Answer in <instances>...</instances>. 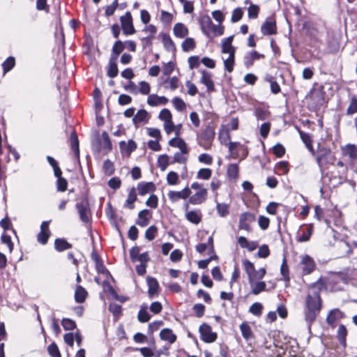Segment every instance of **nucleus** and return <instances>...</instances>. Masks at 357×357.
I'll use <instances>...</instances> for the list:
<instances>
[{
  "label": "nucleus",
  "mask_w": 357,
  "mask_h": 357,
  "mask_svg": "<svg viewBox=\"0 0 357 357\" xmlns=\"http://www.w3.org/2000/svg\"><path fill=\"white\" fill-rule=\"evenodd\" d=\"M321 309V298L319 291H314L307 294L305 303L304 314L309 329H310L312 324L316 320Z\"/></svg>",
  "instance_id": "1"
},
{
  "label": "nucleus",
  "mask_w": 357,
  "mask_h": 357,
  "mask_svg": "<svg viewBox=\"0 0 357 357\" xmlns=\"http://www.w3.org/2000/svg\"><path fill=\"white\" fill-rule=\"evenodd\" d=\"M347 180L346 169H342L335 172L333 171H329L321 173V182L322 184L329 188H335Z\"/></svg>",
  "instance_id": "2"
},
{
  "label": "nucleus",
  "mask_w": 357,
  "mask_h": 357,
  "mask_svg": "<svg viewBox=\"0 0 357 357\" xmlns=\"http://www.w3.org/2000/svg\"><path fill=\"white\" fill-rule=\"evenodd\" d=\"M199 23L202 33L208 38L222 36L224 33V26L214 24L208 15L202 16Z\"/></svg>",
  "instance_id": "3"
},
{
  "label": "nucleus",
  "mask_w": 357,
  "mask_h": 357,
  "mask_svg": "<svg viewBox=\"0 0 357 357\" xmlns=\"http://www.w3.org/2000/svg\"><path fill=\"white\" fill-rule=\"evenodd\" d=\"M215 128L212 122H208L199 133L197 135L198 144L204 149H211L212 142L215 138Z\"/></svg>",
  "instance_id": "4"
},
{
  "label": "nucleus",
  "mask_w": 357,
  "mask_h": 357,
  "mask_svg": "<svg viewBox=\"0 0 357 357\" xmlns=\"http://www.w3.org/2000/svg\"><path fill=\"white\" fill-rule=\"evenodd\" d=\"M316 160L321 173H323L328 168V165H334L335 156L330 149L321 147L318 151Z\"/></svg>",
  "instance_id": "5"
},
{
  "label": "nucleus",
  "mask_w": 357,
  "mask_h": 357,
  "mask_svg": "<svg viewBox=\"0 0 357 357\" xmlns=\"http://www.w3.org/2000/svg\"><path fill=\"white\" fill-rule=\"evenodd\" d=\"M79 218L84 224L91 223V211L87 199H83L75 204Z\"/></svg>",
  "instance_id": "6"
},
{
  "label": "nucleus",
  "mask_w": 357,
  "mask_h": 357,
  "mask_svg": "<svg viewBox=\"0 0 357 357\" xmlns=\"http://www.w3.org/2000/svg\"><path fill=\"white\" fill-rule=\"evenodd\" d=\"M201 340L206 343L214 342L217 337V333L212 331L211 327L206 323H203L199 328Z\"/></svg>",
  "instance_id": "7"
},
{
  "label": "nucleus",
  "mask_w": 357,
  "mask_h": 357,
  "mask_svg": "<svg viewBox=\"0 0 357 357\" xmlns=\"http://www.w3.org/2000/svg\"><path fill=\"white\" fill-rule=\"evenodd\" d=\"M121 28L125 35H132L135 33V29L132 23V18L130 11L120 17Z\"/></svg>",
  "instance_id": "8"
},
{
  "label": "nucleus",
  "mask_w": 357,
  "mask_h": 357,
  "mask_svg": "<svg viewBox=\"0 0 357 357\" xmlns=\"http://www.w3.org/2000/svg\"><path fill=\"white\" fill-rule=\"evenodd\" d=\"M255 221V215L250 212H244L241 214L239 218L238 229L245 230L248 232L252 231L250 225L251 222Z\"/></svg>",
  "instance_id": "9"
},
{
  "label": "nucleus",
  "mask_w": 357,
  "mask_h": 357,
  "mask_svg": "<svg viewBox=\"0 0 357 357\" xmlns=\"http://www.w3.org/2000/svg\"><path fill=\"white\" fill-rule=\"evenodd\" d=\"M342 154L344 158H348L351 163H355L357 161V146L348 144L341 149Z\"/></svg>",
  "instance_id": "10"
},
{
  "label": "nucleus",
  "mask_w": 357,
  "mask_h": 357,
  "mask_svg": "<svg viewBox=\"0 0 357 357\" xmlns=\"http://www.w3.org/2000/svg\"><path fill=\"white\" fill-rule=\"evenodd\" d=\"M191 192H191L190 189L187 186V187L184 188L181 191L170 190L167 193V196H168L169 199L172 202H176L179 199H185L188 198L190 197V195H191Z\"/></svg>",
  "instance_id": "11"
},
{
  "label": "nucleus",
  "mask_w": 357,
  "mask_h": 357,
  "mask_svg": "<svg viewBox=\"0 0 357 357\" xmlns=\"http://www.w3.org/2000/svg\"><path fill=\"white\" fill-rule=\"evenodd\" d=\"M261 31L264 36L273 35L277 33L275 21L272 18H268L261 26Z\"/></svg>",
  "instance_id": "12"
},
{
  "label": "nucleus",
  "mask_w": 357,
  "mask_h": 357,
  "mask_svg": "<svg viewBox=\"0 0 357 357\" xmlns=\"http://www.w3.org/2000/svg\"><path fill=\"white\" fill-rule=\"evenodd\" d=\"M302 265V273L303 275L310 274L315 268L314 259L309 255H305L301 261Z\"/></svg>",
  "instance_id": "13"
},
{
  "label": "nucleus",
  "mask_w": 357,
  "mask_h": 357,
  "mask_svg": "<svg viewBox=\"0 0 357 357\" xmlns=\"http://www.w3.org/2000/svg\"><path fill=\"white\" fill-rule=\"evenodd\" d=\"M152 218V212L149 209H143L138 213L136 224L142 227H146Z\"/></svg>",
  "instance_id": "14"
},
{
  "label": "nucleus",
  "mask_w": 357,
  "mask_h": 357,
  "mask_svg": "<svg viewBox=\"0 0 357 357\" xmlns=\"http://www.w3.org/2000/svg\"><path fill=\"white\" fill-rule=\"evenodd\" d=\"M189 203L192 205H199L204 203L207 198V190L206 188L200 189L192 195H190Z\"/></svg>",
  "instance_id": "15"
},
{
  "label": "nucleus",
  "mask_w": 357,
  "mask_h": 357,
  "mask_svg": "<svg viewBox=\"0 0 357 357\" xmlns=\"http://www.w3.org/2000/svg\"><path fill=\"white\" fill-rule=\"evenodd\" d=\"M136 142L132 139H129L128 142L121 141L119 142V148L122 154L130 155L137 149Z\"/></svg>",
  "instance_id": "16"
},
{
  "label": "nucleus",
  "mask_w": 357,
  "mask_h": 357,
  "mask_svg": "<svg viewBox=\"0 0 357 357\" xmlns=\"http://www.w3.org/2000/svg\"><path fill=\"white\" fill-rule=\"evenodd\" d=\"M146 283L148 285L149 297V298H153L158 292L159 283L155 278L151 276L146 278Z\"/></svg>",
  "instance_id": "17"
},
{
  "label": "nucleus",
  "mask_w": 357,
  "mask_h": 357,
  "mask_svg": "<svg viewBox=\"0 0 357 357\" xmlns=\"http://www.w3.org/2000/svg\"><path fill=\"white\" fill-rule=\"evenodd\" d=\"M345 317V314L338 308L331 310L327 317L326 322L328 325H333L335 321L343 319Z\"/></svg>",
  "instance_id": "18"
},
{
  "label": "nucleus",
  "mask_w": 357,
  "mask_h": 357,
  "mask_svg": "<svg viewBox=\"0 0 357 357\" xmlns=\"http://www.w3.org/2000/svg\"><path fill=\"white\" fill-rule=\"evenodd\" d=\"M137 189L139 195L144 196L149 192H154L155 190V185L153 182L142 181L137 184Z\"/></svg>",
  "instance_id": "19"
},
{
  "label": "nucleus",
  "mask_w": 357,
  "mask_h": 357,
  "mask_svg": "<svg viewBox=\"0 0 357 357\" xmlns=\"http://www.w3.org/2000/svg\"><path fill=\"white\" fill-rule=\"evenodd\" d=\"M137 199V195L136 188L135 187L131 188L128 190V197L123 204V207L132 210L135 208V202Z\"/></svg>",
  "instance_id": "20"
},
{
  "label": "nucleus",
  "mask_w": 357,
  "mask_h": 357,
  "mask_svg": "<svg viewBox=\"0 0 357 357\" xmlns=\"http://www.w3.org/2000/svg\"><path fill=\"white\" fill-rule=\"evenodd\" d=\"M200 82L206 86L208 92H213L215 91L214 83L211 79V74L210 73L206 70H202Z\"/></svg>",
  "instance_id": "21"
},
{
  "label": "nucleus",
  "mask_w": 357,
  "mask_h": 357,
  "mask_svg": "<svg viewBox=\"0 0 357 357\" xmlns=\"http://www.w3.org/2000/svg\"><path fill=\"white\" fill-rule=\"evenodd\" d=\"M227 176L229 181L236 182L239 176L238 165L236 163L229 164L227 169Z\"/></svg>",
  "instance_id": "22"
},
{
  "label": "nucleus",
  "mask_w": 357,
  "mask_h": 357,
  "mask_svg": "<svg viewBox=\"0 0 357 357\" xmlns=\"http://www.w3.org/2000/svg\"><path fill=\"white\" fill-rule=\"evenodd\" d=\"M234 36H231L227 38H223L221 42L222 52L224 54H230L233 52L235 54L236 49L232 46L231 43L233 41Z\"/></svg>",
  "instance_id": "23"
},
{
  "label": "nucleus",
  "mask_w": 357,
  "mask_h": 357,
  "mask_svg": "<svg viewBox=\"0 0 357 357\" xmlns=\"http://www.w3.org/2000/svg\"><path fill=\"white\" fill-rule=\"evenodd\" d=\"M148 121L149 114L144 109H139L132 118V123L136 127L141 123H147Z\"/></svg>",
  "instance_id": "24"
},
{
  "label": "nucleus",
  "mask_w": 357,
  "mask_h": 357,
  "mask_svg": "<svg viewBox=\"0 0 357 357\" xmlns=\"http://www.w3.org/2000/svg\"><path fill=\"white\" fill-rule=\"evenodd\" d=\"M168 101L165 96H158L156 94H151L147 98V103L151 106L165 105Z\"/></svg>",
  "instance_id": "25"
},
{
  "label": "nucleus",
  "mask_w": 357,
  "mask_h": 357,
  "mask_svg": "<svg viewBox=\"0 0 357 357\" xmlns=\"http://www.w3.org/2000/svg\"><path fill=\"white\" fill-rule=\"evenodd\" d=\"M243 266L245 273L248 275L249 283L252 284L253 274L255 271L254 264L250 261L248 259H245L243 260Z\"/></svg>",
  "instance_id": "26"
},
{
  "label": "nucleus",
  "mask_w": 357,
  "mask_h": 357,
  "mask_svg": "<svg viewBox=\"0 0 357 357\" xmlns=\"http://www.w3.org/2000/svg\"><path fill=\"white\" fill-rule=\"evenodd\" d=\"M173 32L176 37L183 38L188 34V29L183 23L178 22L174 26Z\"/></svg>",
  "instance_id": "27"
},
{
  "label": "nucleus",
  "mask_w": 357,
  "mask_h": 357,
  "mask_svg": "<svg viewBox=\"0 0 357 357\" xmlns=\"http://www.w3.org/2000/svg\"><path fill=\"white\" fill-rule=\"evenodd\" d=\"M160 337L162 340L168 341L170 344L176 340V335L169 328H163L160 333Z\"/></svg>",
  "instance_id": "28"
},
{
  "label": "nucleus",
  "mask_w": 357,
  "mask_h": 357,
  "mask_svg": "<svg viewBox=\"0 0 357 357\" xmlns=\"http://www.w3.org/2000/svg\"><path fill=\"white\" fill-rule=\"evenodd\" d=\"M147 309L148 305L146 303H144L140 306L137 314V319L139 322L146 323L150 320L151 315L148 312Z\"/></svg>",
  "instance_id": "29"
},
{
  "label": "nucleus",
  "mask_w": 357,
  "mask_h": 357,
  "mask_svg": "<svg viewBox=\"0 0 357 357\" xmlns=\"http://www.w3.org/2000/svg\"><path fill=\"white\" fill-rule=\"evenodd\" d=\"M88 293L81 285L76 287L75 292V300L77 303H82L85 301Z\"/></svg>",
  "instance_id": "30"
},
{
  "label": "nucleus",
  "mask_w": 357,
  "mask_h": 357,
  "mask_svg": "<svg viewBox=\"0 0 357 357\" xmlns=\"http://www.w3.org/2000/svg\"><path fill=\"white\" fill-rule=\"evenodd\" d=\"M230 133L228 128L222 126L218 132V139L222 144L227 145L230 141Z\"/></svg>",
  "instance_id": "31"
},
{
  "label": "nucleus",
  "mask_w": 357,
  "mask_h": 357,
  "mask_svg": "<svg viewBox=\"0 0 357 357\" xmlns=\"http://www.w3.org/2000/svg\"><path fill=\"white\" fill-rule=\"evenodd\" d=\"M347 330L344 325L340 324L337 328V338L340 344L343 347H346L347 346Z\"/></svg>",
  "instance_id": "32"
},
{
  "label": "nucleus",
  "mask_w": 357,
  "mask_h": 357,
  "mask_svg": "<svg viewBox=\"0 0 357 357\" xmlns=\"http://www.w3.org/2000/svg\"><path fill=\"white\" fill-rule=\"evenodd\" d=\"M72 248V244L64 238H56L54 241V248L58 252H63Z\"/></svg>",
  "instance_id": "33"
},
{
  "label": "nucleus",
  "mask_w": 357,
  "mask_h": 357,
  "mask_svg": "<svg viewBox=\"0 0 357 357\" xmlns=\"http://www.w3.org/2000/svg\"><path fill=\"white\" fill-rule=\"evenodd\" d=\"M70 146L77 158L79 156V140L75 131L72 132L70 137Z\"/></svg>",
  "instance_id": "34"
},
{
  "label": "nucleus",
  "mask_w": 357,
  "mask_h": 357,
  "mask_svg": "<svg viewBox=\"0 0 357 357\" xmlns=\"http://www.w3.org/2000/svg\"><path fill=\"white\" fill-rule=\"evenodd\" d=\"M169 144L171 146L178 148L183 152H185L188 149L187 144L181 138H172L169 141Z\"/></svg>",
  "instance_id": "35"
},
{
  "label": "nucleus",
  "mask_w": 357,
  "mask_h": 357,
  "mask_svg": "<svg viewBox=\"0 0 357 357\" xmlns=\"http://www.w3.org/2000/svg\"><path fill=\"white\" fill-rule=\"evenodd\" d=\"M240 330L243 337L245 340H249L253 337V333L250 325L247 322H243L240 325Z\"/></svg>",
  "instance_id": "36"
},
{
  "label": "nucleus",
  "mask_w": 357,
  "mask_h": 357,
  "mask_svg": "<svg viewBox=\"0 0 357 357\" xmlns=\"http://www.w3.org/2000/svg\"><path fill=\"white\" fill-rule=\"evenodd\" d=\"M185 218L189 222L195 225H198L202 220L201 215L195 211L187 212Z\"/></svg>",
  "instance_id": "37"
},
{
  "label": "nucleus",
  "mask_w": 357,
  "mask_h": 357,
  "mask_svg": "<svg viewBox=\"0 0 357 357\" xmlns=\"http://www.w3.org/2000/svg\"><path fill=\"white\" fill-rule=\"evenodd\" d=\"M102 149L106 152L108 153L112 149V144L109 137L108 133L106 131H103L102 132Z\"/></svg>",
  "instance_id": "38"
},
{
  "label": "nucleus",
  "mask_w": 357,
  "mask_h": 357,
  "mask_svg": "<svg viewBox=\"0 0 357 357\" xmlns=\"http://www.w3.org/2000/svg\"><path fill=\"white\" fill-rule=\"evenodd\" d=\"M15 65V59L13 56L8 57L3 63H2V68L3 71V74L7 73L10 70H11Z\"/></svg>",
  "instance_id": "39"
},
{
  "label": "nucleus",
  "mask_w": 357,
  "mask_h": 357,
  "mask_svg": "<svg viewBox=\"0 0 357 357\" xmlns=\"http://www.w3.org/2000/svg\"><path fill=\"white\" fill-rule=\"evenodd\" d=\"M234 60H235V54L233 52H231L229 54L228 58L226 59H224V67L225 70H227L229 73H231L234 70Z\"/></svg>",
  "instance_id": "40"
},
{
  "label": "nucleus",
  "mask_w": 357,
  "mask_h": 357,
  "mask_svg": "<svg viewBox=\"0 0 357 357\" xmlns=\"http://www.w3.org/2000/svg\"><path fill=\"white\" fill-rule=\"evenodd\" d=\"M162 39L164 47L167 50L173 51L176 49L175 45L169 35L167 33H162Z\"/></svg>",
  "instance_id": "41"
},
{
  "label": "nucleus",
  "mask_w": 357,
  "mask_h": 357,
  "mask_svg": "<svg viewBox=\"0 0 357 357\" xmlns=\"http://www.w3.org/2000/svg\"><path fill=\"white\" fill-rule=\"evenodd\" d=\"M188 149H186L185 152H183L180 150V151L175 153L172 163L177 162L180 164H185L187 161V157L185 155L188 154Z\"/></svg>",
  "instance_id": "42"
},
{
  "label": "nucleus",
  "mask_w": 357,
  "mask_h": 357,
  "mask_svg": "<svg viewBox=\"0 0 357 357\" xmlns=\"http://www.w3.org/2000/svg\"><path fill=\"white\" fill-rule=\"evenodd\" d=\"M182 50L188 52L195 49V42L192 38H187L181 44Z\"/></svg>",
  "instance_id": "43"
},
{
  "label": "nucleus",
  "mask_w": 357,
  "mask_h": 357,
  "mask_svg": "<svg viewBox=\"0 0 357 357\" xmlns=\"http://www.w3.org/2000/svg\"><path fill=\"white\" fill-rule=\"evenodd\" d=\"M47 160L50 165H51L53 168L54 176H59L60 174H62V172L59 166V163L54 158L48 155L47 156Z\"/></svg>",
  "instance_id": "44"
},
{
  "label": "nucleus",
  "mask_w": 357,
  "mask_h": 357,
  "mask_svg": "<svg viewBox=\"0 0 357 357\" xmlns=\"http://www.w3.org/2000/svg\"><path fill=\"white\" fill-rule=\"evenodd\" d=\"M251 285L252 287V293L254 295H257L261 291H264L266 287V284L264 282H257L255 283H252Z\"/></svg>",
  "instance_id": "45"
},
{
  "label": "nucleus",
  "mask_w": 357,
  "mask_h": 357,
  "mask_svg": "<svg viewBox=\"0 0 357 357\" xmlns=\"http://www.w3.org/2000/svg\"><path fill=\"white\" fill-rule=\"evenodd\" d=\"M357 112V96H352L349 105L347 109V115H353L354 114Z\"/></svg>",
  "instance_id": "46"
},
{
  "label": "nucleus",
  "mask_w": 357,
  "mask_h": 357,
  "mask_svg": "<svg viewBox=\"0 0 357 357\" xmlns=\"http://www.w3.org/2000/svg\"><path fill=\"white\" fill-rule=\"evenodd\" d=\"M263 305L261 303L256 302L254 303L249 308V312L253 315L259 317L262 314Z\"/></svg>",
  "instance_id": "47"
},
{
  "label": "nucleus",
  "mask_w": 357,
  "mask_h": 357,
  "mask_svg": "<svg viewBox=\"0 0 357 357\" xmlns=\"http://www.w3.org/2000/svg\"><path fill=\"white\" fill-rule=\"evenodd\" d=\"M216 210L218 214L222 218L226 217L229 213L228 205L225 203H218Z\"/></svg>",
  "instance_id": "48"
},
{
  "label": "nucleus",
  "mask_w": 357,
  "mask_h": 357,
  "mask_svg": "<svg viewBox=\"0 0 357 357\" xmlns=\"http://www.w3.org/2000/svg\"><path fill=\"white\" fill-rule=\"evenodd\" d=\"M61 325L66 331H73L77 326L75 321L69 318H63L61 320Z\"/></svg>",
  "instance_id": "49"
},
{
  "label": "nucleus",
  "mask_w": 357,
  "mask_h": 357,
  "mask_svg": "<svg viewBox=\"0 0 357 357\" xmlns=\"http://www.w3.org/2000/svg\"><path fill=\"white\" fill-rule=\"evenodd\" d=\"M57 178L56 181V189L58 191L64 192L67 189L68 182L66 178L61 176V174L59 176H55Z\"/></svg>",
  "instance_id": "50"
},
{
  "label": "nucleus",
  "mask_w": 357,
  "mask_h": 357,
  "mask_svg": "<svg viewBox=\"0 0 357 357\" xmlns=\"http://www.w3.org/2000/svg\"><path fill=\"white\" fill-rule=\"evenodd\" d=\"M169 165V156L167 154L160 155L158 158V166L162 171L167 169Z\"/></svg>",
  "instance_id": "51"
},
{
  "label": "nucleus",
  "mask_w": 357,
  "mask_h": 357,
  "mask_svg": "<svg viewBox=\"0 0 357 357\" xmlns=\"http://www.w3.org/2000/svg\"><path fill=\"white\" fill-rule=\"evenodd\" d=\"M211 169L208 168H202L198 171L197 178L199 179L208 180L211 178Z\"/></svg>",
  "instance_id": "52"
},
{
  "label": "nucleus",
  "mask_w": 357,
  "mask_h": 357,
  "mask_svg": "<svg viewBox=\"0 0 357 357\" xmlns=\"http://www.w3.org/2000/svg\"><path fill=\"white\" fill-rule=\"evenodd\" d=\"M119 74V70L117 63H110L108 64V68L107 70V75L110 78L116 77Z\"/></svg>",
  "instance_id": "53"
},
{
  "label": "nucleus",
  "mask_w": 357,
  "mask_h": 357,
  "mask_svg": "<svg viewBox=\"0 0 357 357\" xmlns=\"http://www.w3.org/2000/svg\"><path fill=\"white\" fill-rule=\"evenodd\" d=\"M280 273L283 276L284 280L289 282V267L287 264V260L285 258L283 259L281 267H280Z\"/></svg>",
  "instance_id": "54"
},
{
  "label": "nucleus",
  "mask_w": 357,
  "mask_h": 357,
  "mask_svg": "<svg viewBox=\"0 0 357 357\" xmlns=\"http://www.w3.org/2000/svg\"><path fill=\"white\" fill-rule=\"evenodd\" d=\"M172 102L174 108L178 112H181L185 108V102L179 97H174Z\"/></svg>",
  "instance_id": "55"
},
{
  "label": "nucleus",
  "mask_w": 357,
  "mask_h": 357,
  "mask_svg": "<svg viewBox=\"0 0 357 357\" xmlns=\"http://www.w3.org/2000/svg\"><path fill=\"white\" fill-rule=\"evenodd\" d=\"M158 231V228L155 225L150 226L145 232V238L149 241H153Z\"/></svg>",
  "instance_id": "56"
},
{
  "label": "nucleus",
  "mask_w": 357,
  "mask_h": 357,
  "mask_svg": "<svg viewBox=\"0 0 357 357\" xmlns=\"http://www.w3.org/2000/svg\"><path fill=\"white\" fill-rule=\"evenodd\" d=\"M103 169L106 174H113L114 172V167L113 162L109 159L105 160L103 162Z\"/></svg>",
  "instance_id": "57"
},
{
  "label": "nucleus",
  "mask_w": 357,
  "mask_h": 357,
  "mask_svg": "<svg viewBox=\"0 0 357 357\" xmlns=\"http://www.w3.org/2000/svg\"><path fill=\"white\" fill-rule=\"evenodd\" d=\"M47 351L52 357H61L59 349L55 342H52L48 346Z\"/></svg>",
  "instance_id": "58"
},
{
  "label": "nucleus",
  "mask_w": 357,
  "mask_h": 357,
  "mask_svg": "<svg viewBox=\"0 0 357 357\" xmlns=\"http://www.w3.org/2000/svg\"><path fill=\"white\" fill-rule=\"evenodd\" d=\"M270 255V250L267 245H262L259 248L257 256L259 258H267Z\"/></svg>",
  "instance_id": "59"
},
{
  "label": "nucleus",
  "mask_w": 357,
  "mask_h": 357,
  "mask_svg": "<svg viewBox=\"0 0 357 357\" xmlns=\"http://www.w3.org/2000/svg\"><path fill=\"white\" fill-rule=\"evenodd\" d=\"M178 181V175L176 172L171 171L167 174V182L169 185H176Z\"/></svg>",
  "instance_id": "60"
},
{
  "label": "nucleus",
  "mask_w": 357,
  "mask_h": 357,
  "mask_svg": "<svg viewBox=\"0 0 357 357\" xmlns=\"http://www.w3.org/2000/svg\"><path fill=\"white\" fill-rule=\"evenodd\" d=\"M259 8L257 5L250 4L248 8V17L250 19H255L258 17Z\"/></svg>",
  "instance_id": "61"
},
{
  "label": "nucleus",
  "mask_w": 357,
  "mask_h": 357,
  "mask_svg": "<svg viewBox=\"0 0 357 357\" xmlns=\"http://www.w3.org/2000/svg\"><path fill=\"white\" fill-rule=\"evenodd\" d=\"M1 241L2 243L6 244L8 246L9 251L11 252L14 246L11 241V237L6 233H3L1 236Z\"/></svg>",
  "instance_id": "62"
},
{
  "label": "nucleus",
  "mask_w": 357,
  "mask_h": 357,
  "mask_svg": "<svg viewBox=\"0 0 357 357\" xmlns=\"http://www.w3.org/2000/svg\"><path fill=\"white\" fill-rule=\"evenodd\" d=\"M50 236V231L44 232L43 231H40L37 236V241L42 245H45L48 239Z\"/></svg>",
  "instance_id": "63"
},
{
  "label": "nucleus",
  "mask_w": 357,
  "mask_h": 357,
  "mask_svg": "<svg viewBox=\"0 0 357 357\" xmlns=\"http://www.w3.org/2000/svg\"><path fill=\"white\" fill-rule=\"evenodd\" d=\"M159 119L164 122H168L172 120V114L168 109H162L159 114Z\"/></svg>",
  "instance_id": "64"
}]
</instances>
